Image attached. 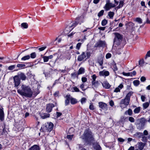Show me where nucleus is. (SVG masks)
<instances>
[{
	"label": "nucleus",
	"instance_id": "obj_1",
	"mask_svg": "<svg viewBox=\"0 0 150 150\" xmlns=\"http://www.w3.org/2000/svg\"><path fill=\"white\" fill-rule=\"evenodd\" d=\"M81 138L86 142H89L93 140V138L92 133L89 129H86Z\"/></svg>",
	"mask_w": 150,
	"mask_h": 150
},
{
	"label": "nucleus",
	"instance_id": "obj_2",
	"mask_svg": "<svg viewBox=\"0 0 150 150\" xmlns=\"http://www.w3.org/2000/svg\"><path fill=\"white\" fill-rule=\"evenodd\" d=\"M54 127L53 124L51 122L45 123L41 128V131L43 132H50L52 129Z\"/></svg>",
	"mask_w": 150,
	"mask_h": 150
},
{
	"label": "nucleus",
	"instance_id": "obj_3",
	"mask_svg": "<svg viewBox=\"0 0 150 150\" xmlns=\"http://www.w3.org/2000/svg\"><path fill=\"white\" fill-rule=\"evenodd\" d=\"M130 94H127L125 98L121 100L120 103V106L122 108H125L129 104V100Z\"/></svg>",
	"mask_w": 150,
	"mask_h": 150
},
{
	"label": "nucleus",
	"instance_id": "obj_4",
	"mask_svg": "<svg viewBox=\"0 0 150 150\" xmlns=\"http://www.w3.org/2000/svg\"><path fill=\"white\" fill-rule=\"evenodd\" d=\"M21 89L18 90L20 94H29L31 92V90L30 87L25 85H23L21 87Z\"/></svg>",
	"mask_w": 150,
	"mask_h": 150
},
{
	"label": "nucleus",
	"instance_id": "obj_5",
	"mask_svg": "<svg viewBox=\"0 0 150 150\" xmlns=\"http://www.w3.org/2000/svg\"><path fill=\"white\" fill-rule=\"evenodd\" d=\"M90 54L88 52H83L78 57L77 60L79 61L86 60L90 56Z\"/></svg>",
	"mask_w": 150,
	"mask_h": 150
},
{
	"label": "nucleus",
	"instance_id": "obj_6",
	"mask_svg": "<svg viewBox=\"0 0 150 150\" xmlns=\"http://www.w3.org/2000/svg\"><path fill=\"white\" fill-rule=\"evenodd\" d=\"M114 34L115 35V37L114 39V43L115 44L119 45L122 41V36L117 33H115Z\"/></svg>",
	"mask_w": 150,
	"mask_h": 150
},
{
	"label": "nucleus",
	"instance_id": "obj_7",
	"mask_svg": "<svg viewBox=\"0 0 150 150\" xmlns=\"http://www.w3.org/2000/svg\"><path fill=\"white\" fill-rule=\"evenodd\" d=\"M65 97L66 99L65 100V103L66 105L69 103L70 100L71 103V104H74L77 103V100L75 98L70 97V95H67Z\"/></svg>",
	"mask_w": 150,
	"mask_h": 150
},
{
	"label": "nucleus",
	"instance_id": "obj_8",
	"mask_svg": "<svg viewBox=\"0 0 150 150\" xmlns=\"http://www.w3.org/2000/svg\"><path fill=\"white\" fill-rule=\"evenodd\" d=\"M14 86L16 87H17L21 83V80L20 78H19L16 75L15 76L13 77Z\"/></svg>",
	"mask_w": 150,
	"mask_h": 150
},
{
	"label": "nucleus",
	"instance_id": "obj_9",
	"mask_svg": "<svg viewBox=\"0 0 150 150\" xmlns=\"http://www.w3.org/2000/svg\"><path fill=\"white\" fill-rule=\"evenodd\" d=\"M115 4L107 2L104 8L106 9V10H109L111 8L114 7L115 6Z\"/></svg>",
	"mask_w": 150,
	"mask_h": 150
},
{
	"label": "nucleus",
	"instance_id": "obj_10",
	"mask_svg": "<svg viewBox=\"0 0 150 150\" xmlns=\"http://www.w3.org/2000/svg\"><path fill=\"white\" fill-rule=\"evenodd\" d=\"M106 43L104 41H99L95 45V47H101L105 46Z\"/></svg>",
	"mask_w": 150,
	"mask_h": 150
},
{
	"label": "nucleus",
	"instance_id": "obj_11",
	"mask_svg": "<svg viewBox=\"0 0 150 150\" xmlns=\"http://www.w3.org/2000/svg\"><path fill=\"white\" fill-rule=\"evenodd\" d=\"M54 107V105L52 103H49L46 105V110L48 112H50L53 108Z\"/></svg>",
	"mask_w": 150,
	"mask_h": 150
},
{
	"label": "nucleus",
	"instance_id": "obj_12",
	"mask_svg": "<svg viewBox=\"0 0 150 150\" xmlns=\"http://www.w3.org/2000/svg\"><path fill=\"white\" fill-rule=\"evenodd\" d=\"M83 16H81L80 17H78L76 18V21L74 23L72 24L71 25V27H73L76 26L79 22V21L81 19H82L83 18Z\"/></svg>",
	"mask_w": 150,
	"mask_h": 150
},
{
	"label": "nucleus",
	"instance_id": "obj_13",
	"mask_svg": "<svg viewBox=\"0 0 150 150\" xmlns=\"http://www.w3.org/2000/svg\"><path fill=\"white\" fill-rule=\"evenodd\" d=\"M99 107L103 109L106 110H107V105L106 104L100 102L99 103Z\"/></svg>",
	"mask_w": 150,
	"mask_h": 150
},
{
	"label": "nucleus",
	"instance_id": "obj_14",
	"mask_svg": "<svg viewBox=\"0 0 150 150\" xmlns=\"http://www.w3.org/2000/svg\"><path fill=\"white\" fill-rule=\"evenodd\" d=\"M19 78H20V79L23 80H25L26 79V77L25 74L23 73H20L18 74V75H16Z\"/></svg>",
	"mask_w": 150,
	"mask_h": 150
},
{
	"label": "nucleus",
	"instance_id": "obj_15",
	"mask_svg": "<svg viewBox=\"0 0 150 150\" xmlns=\"http://www.w3.org/2000/svg\"><path fill=\"white\" fill-rule=\"evenodd\" d=\"M138 147L140 150H142L145 145V144L140 142H138L137 144Z\"/></svg>",
	"mask_w": 150,
	"mask_h": 150
},
{
	"label": "nucleus",
	"instance_id": "obj_16",
	"mask_svg": "<svg viewBox=\"0 0 150 150\" xmlns=\"http://www.w3.org/2000/svg\"><path fill=\"white\" fill-rule=\"evenodd\" d=\"M100 82L98 81H97L95 82L91 81V84L93 87H98L100 84Z\"/></svg>",
	"mask_w": 150,
	"mask_h": 150
},
{
	"label": "nucleus",
	"instance_id": "obj_17",
	"mask_svg": "<svg viewBox=\"0 0 150 150\" xmlns=\"http://www.w3.org/2000/svg\"><path fill=\"white\" fill-rule=\"evenodd\" d=\"M76 150H86V149L84 148L82 144H78L76 145Z\"/></svg>",
	"mask_w": 150,
	"mask_h": 150
},
{
	"label": "nucleus",
	"instance_id": "obj_18",
	"mask_svg": "<svg viewBox=\"0 0 150 150\" xmlns=\"http://www.w3.org/2000/svg\"><path fill=\"white\" fill-rule=\"evenodd\" d=\"M123 87V85L121 83L120 84L118 87L116 88L114 90V92L115 93H118L120 91V90L122 89Z\"/></svg>",
	"mask_w": 150,
	"mask_h": 150
},
{
	"label": "nucleus",
	"instance_id": "obj_19",
	"mask_svg": "<svg viewBox=\"0 0 150 150\" xmlns=\"http://www.w3.org/2000/svg\"><path fill=\"white\" fill-rule=\"evenodd\" d=\"M109 74V72L108 71H102L99 72L100 76H107Z\"/></svg>",
	"mask_w": 150,
	"mask_h": 150
},
{
	"label": "nucleus",
	"instance_id": "obj_20",
	"mask_svg": "<svg viewBox=\"0 0 150 150\" xmlns=\"http://www.w3.org/2000/svg\"><path fill=\"white\" fill-rule=\"evenodd\" d=\"M102 84L103 87L106 89L109 88L110 86L109 83L106 81H104Z\"/></svg>",
	"mask_w": 150,
	"mask_h": 150
},
{
	"label": "nucleus",
	"instance_id": "obj_21",
	"mask_svg": "<svg viewBox=\"0 0 150 150\" xmlns=\"http://www.w3.org/2000/svg\"><path fill=\"white\" fill-rule=\"evenodd\" d=\"M4 118V111L2 109L0 108V120L2 121Z\"/></svg>",
	"mask_w": 150,
	"mask_h": 150
},
{
	"label": "nucleus",
	"instance_id": "obj_22",
	"mask_svg": "<svg viewBox=\"0 0 150 150\" xmlns=\"http://www.w3.org/2000/svg\"><path fill=\"white\" fill-rule=\"evenodd\" d=\"M28 26V25L27 23H22L21 25V28L22 29H27Z\"/></svg>",
	"mask_w": 150,
	"mask_h": 150
},
{
	"label": "nucleus",
	"instance_id": "obj_23",
	"mask_svg": "<svg viewBox=\"0 0 150 150\" xmlns=\"http://www.w3.org/2000/svg\"><path fill=\"white\" fill-rule=\"evenodd\" d=\"M50 116V114L47 113H42L40 115L41 117L43 119L49 117Z\"/></svg>",
	"mask_w": 150,
	"mask_h": 150
},
{
	"label": "nucleus",
	"instance_id": "obj_24",
	"mask_svg": "<svg viewBox=\"0 0 150 150\" xmlns=\"http://www.w3.org/2000/svg\"><path fill=\"white\" fill-rule=\"evenodd\" d=\"M124 5V2L123 1H120L119 2V4L118 6H117L115 9H118L122 8Z\"/></svg>",
	"mask_w": 150,
	"mask_h": 150
},
{
	"label": "nucleus",
	"instance_id": "obj_25",
	"mask_svg": "<svg viewBox=\"0 0 150 150\" xmlns=\"http://www.w3.org/2000/svg\"><path fill=\"white\" fill-rule=\"evenodd\" d=\"M29 150H40V149L38 146L35 145L30 148Z\"/></svg>",
	"mask_w": 150,
	"mask_h": 150
},
{
	"label": "nucleus",
	"instance_id": "obj_26",
	"mask_svg": "<svg viewBox=\"0 0 150 150\" xmlns=\"http://www.w3.org/2000/svg\"><path fill=\"white\" fill-rule=\"evenodd\" d=\"M143 135V133L140 132H136L134 135L135 136H136L139 138L142 137Z\"/></svg>",
	"mask_w": 150,
	"mask_h": 150
},
{
	"label": "nucleus",
	"instance_id": "obj_27",
	"mask_svg": "<svg viewBox=\"0 0 150 150\" xmlns=\"http://www.w3.org/2000/svg\"><path fill=\"white\" fill-rule=\"evenodd\" d=\"M30 58V56L29 55L25 56L21 58V60L22 61H25L28 60Z\"/></svg>",
	"mask_w": 150,
	"mask_h": 150
},
{
	"label": "nucleus",
	"instance_id": "obj_28",
	"mask_svg": "<svg viewBox=\"0 0 150 150\" xmlns=\"http://www.w3.org/2000/svg\"><path fill=\"white\" fill-rule=\"evenodd\" d=\"M68 70V68L66 67V66H65L64 69H59L58 70V71L60 73H65Z\"/></svg>",
	"mask_w": 150,
	"mask_h": 150
},
{
	"label": "nucleus",
	"instance_id": "obj_29",
	"mask_svg": "<svg viewBox=\"0 0 150 150\" xmlns=\"http://www.w3.org/2000/svg\"><path fill=\"white\" fill-rule=\"evenodd\" d=\"M85 71V69L83 67L80 68L79 69L78 71V74H82L84 73Z\"/></svg>",
	"mask_w": 150,
	"mask_h": 150
},
{
	"label": "nucleus",
	"instance_id": "obj_30",
	"mask_svg": "<svg viewBox=\"0 0 150 150\" xmlns=\"http://www.w3.org/2000/svg\"><path fill=\"white\" fill-rule=\"evenodd\" d=\"M141 108L140 107H138L136 108H135L134 110V113L136 114V113H139L140 110Z\"/></svg>",
	"mask_w": 150,
	"mask_h": 150
},
{
	"label": "nucleus",
	"instance_id": "obj_31",
	"mask_svg": "<svg viewBox=\"0 0 150 150\" xmlns=\"http://www.w3.org/2000/svg\"><path fill=\"white\" fill-rule=\"evenodd\" d=\"M71 91L72 92H78L79 91V88L76 87H73L71 89Z\"/></svg>",
	"mask_w": 150,
	"mask_h": 150
},
{
	"label": "nucleus",
	"instance_id": "obj_32",
	"mask_svg": "<svg viewBox=\"0 0 150 150\" xmlns=\"http://www.w3.org/2000/svg\"><path fill=\"white\" fill-rule=\"evenodd\" d=\"M112 67L113 68L114 71H116L117 70V68L116 66V64L114 62H113L112 63Z\"/></svg>",
	"mask_w": 150,
	"mask_h": 150
},
{
	"label": "nucleus",
	"instance_id": "obj_33",
	"mask_svg": "<svg viewBox=\"0 0 150 150\" xmlns=\"http://www.w3.org/2000/svg\"><path fill=\"white\" fill-rule=\"evenodd\" d=\"M114 15V13L113 12L110 11L108 13V15L110 18H112Z\"/></svg>",
	"mask_w": 150,
	"mask_h": 150
},
{
	"label": "nucleus",
	"instance_id": "obj_34",
	"mask_svg": "<svg viewBox=\"0 0 150 150\" xmlns=\"http://www.w3.org/2000/svg\"><path fill=\"white\" fill-rule=\"evenodd\" d=\"M135 21L137 22L139 24H141L142 23V19L140 18H136L135 19Z\"/></svg>",
	"mask_w": 150,
	"mask_h": 150
},
{
	"label": "nucleus",
	"instance_id": "obj_35",
	"mask_svg": "<svg viewBox=\"0 0 150 150\" xmlns=\"http://www.w3.org/2000/svg\"><path fill=\"white\" fill-rule=\"evenodd\" d=\"M32 94H21V96L23 98L25 97L31 98L32 96Z\"/></svg>",
	"mask_w": 150,
	"mask_h": 150
},
{
	"label": "nucleus",
	"instance_id": "obj_36",
	"mask_svg": "<svg viewBox=\"0 0 150 150\" xmlns=\"http://www.w3.org/2000/svg\"><path fill=\"white\" fill-rule=\"evenodd\" d=\"M142 141L144 142H147V137L144 136L143 135L142 136Z\"/></svg>",
	"mask_w": 150,
	"mask_h": 150
},
{
	"label": "nucleus",
	"instance_id": "obj_37",
	"mask_svg": "<svg viewBox=\"0 0 150 150\" xmlns=\"http://www.w3.org/2000/svg\"><path fill=\"white\" fill-rule=\"evenodd\" d=\"M80 88L83 90L84 91L86 89V88L85 86V84L84 83H83L81 84L80 86Z\"/></svg>",
	"mask_w": 150,
	"mask_h": 150
},
{
	"label": "nucleus",
	"instance_id": "obj_38",
	"mask_svg": "<svg viewBox=\"0 0 150 150\" xmlns=\"http://www.w3.org/2000/svg\"><path fill=\"white\" fill-rule=\"evenodd\" d=\"M133 83L134 85L137 86L139 84V81L138 80H135L133 81Z\"/></svg>",
	"mask_w": 150,
	"mask_h": 150
},
{
	"label": "nucleus",
	"instance_id": "obj_39",
	"mask_svg": "<svg viewBox=\"0 0 150 150\" xmlns=\"http://www.w3.org/2000/svg\"><path fill=\"white\" fill-rule=\"evenodd\" d=\"M149 104L148 102H146L143 104V106L144 109H146L149 106Z\"/></svg>",
	"mask_w": 150,
	"mask_h": 150
},
{
	"label": "nucleus",
	"instance_id": "obj_40",
	"mask_svg": "<svg viewBox=\"0 0 150 150\" xmlns=\"http://www.w3.org/2000/svg\"><path fill=\"white\" fill-rule=\"evenodd\" d=\"M30 55V57L32 59H34L35 58L36 56V54L35 52L31 53Z\"/></svg>",
	"mask_w": 150,
	"mask_h": 150
},
{
	"label": "nucleus",
	"instance_id": "obj_41",
	"mask_svg": "<svg viewBox=\"0 0 150 150\" xmlns=\"http://www.w3.org/2000/svg\"><path fill=\"white\" fill-rule=\"evenodd\" d=\"M25 65L24 64H17V67H18L20 68H22L24 67H25Z\"/></svg>",
	"mask_w": 150,
	"mask_h": 150
},
{
	"label": "nucleus",
	"instance_id": "obj_42",
	"mask_svg": "<svg viewBox=\"0 0 150 150\" xmlns=\"http://www.w3.org/2000/svg\"><path fill=\"white\" fill-rule=\"evenodd\" d=\"M104 13V11L103 10H101L98 13V16L99 17H100L103 15Z\"/></svg>",
	"mask_w": 150,
	"mask_h": 150
},
{
	"label": "nucleus",
	"instance_id": "obj_43",
	"mask_svg": "<svg viewBox=\"0 0 150 150\" xmlns=\"http://www.w3.org/2000/svg\"><path fill=\"white\" fill-rule=\"evenodd\" d=\"M107 23V21L106 19H104L103 20L101 23L102 25L103 26L105 25Z\"/></svg>",
	"mask_w": 150,
	"mask_h": 150
},
{
	"label": "nucleus",
	"instance_id": "obj_44",
	"mask_svg": "<svg viewBox=\"0 0 150 150\" xmlns=\"http://www.w3.org/2000/svg\"><path fill=\"white\" fill-rule=\"evenodd\" d=\"M81 43L80 42L78 43L76 45V48L78 50H79L81 46Z\"/></svg>",
	"mask_w": 150,
	"mask_h": 150
},
{
	"label": "nucleus",
	"instance_id": "obj_45",
	"mask_svg": "<svg viewBox=\"0 0 150 150\" xmlns=\"http://www.w3.org/2000/svg\"><path fill=\"white\" fill-rule=\"evenodd\" d=\"M15 66L14 65L10 66L8 67V69L10 70H12L15 68Z\"/></svg>",
	"mask_w": 150,
	"mask_h": 150
},
{
	"label": "nucleus",
	"instance_id": "obj_46",
	"mask_svg": "<svg viewBox=\"0 0 150 150\" xmlns=\"http://www.w3.org/2000/svg\"><path fill=\"white\" fill-rule=\"evenodd\" d=\"M73 135H69L67 136V138L69 140H71L73 137Z\"/></svg>",
	"mask_w": 150,
	"mask_h": 150
},
{
	"label": "nucleus",
	"instance_id": "obj_47",
	"mask_svg": "<svg viewBox=\"0 0 150 150\" xmlns=\"http://www.w3.org/2000/svg\"><path fill=\"white\" fill-rule=\"evenodd\" d=\"M42 58L44 62H46L48 61L49 59L47 56H44Z\"/></svg>",
	"mask_w": 150,
	"mask_h": 150
},
{
	"label": "nucleus",
	"instance_id": "obj_48",
	"mask_svg": "<svg viewBox=\"0 0 150 150\" xmlns=\"http://www.w3.org/2000/svg\"><path fill=\"white\" fill-rule=\"evenodd\" d=\"M129 120L131 122H134L135 120L133 117H130L129 118Z\"/></svg>",
	"mask_w": 150,
	"mask_h": 150
},
{
	"label": "nucleus",
	"instance_id": "obj_49",
	"mask_svg": "<svg viewBox=\"0 0 150 150\" xmlns=\"http://www.w3.org/2000/svg\"><path fill=\"white\" fill-rule=\"evenodd\" d=\"M131 76H133L135 75L136 74V72L135 71H134L132 72H130Z\"/></svg>",
	"mask_w": 150,
	"mask_h": 150
},
{
	"label": "nucleus",
	"instance_id": "obj_50",
	"mask_svg": "<svg viewBox=\"0 0 150 150\" xmlns=\"http://www.w3.org/2000/svg\"><path fill=\"white\" fill-rule=\"evenodd\" d=\"M144 64V62L143 59L140 60L139 61V64L140 66H142Z\"/></svg>",
	"mask_w": 150,
	"mask_h": 150
},
{
	"label": "nucleus",
	"instance_id": "obj_51",
	"mask_svg": "<svg viewBox=\"0 0 150 150\" xmlns=\"http://www.w3.org/2000/svg\"><path fill=\"white\" fill-rule=\"evenodd\" d=\"M97 77L95 74H93L92 76V81H96V79Z\"/></svg>",
	"mask_w": 150,
	"mask_h": 150
},
{
	"label": "nucleus",
	"instance_id": "obj_52",
	"mask_svg": "<svg viewBox=\"0 0 150 150\" xmlns=\"http://www.w3.org/2000/svg\"><path fill=\"white\" fill-rule=\"evenodd\" d=\"M87 79L85 77H82L81 78V81L83 83H85L87 81Z\"/></svg>",
	"mask_w": 150,
	"mask_h": 150
},
{
	"label": "nucleus",
	"instance_id": "obj_53",
	"mask_svg": "<svg viewBox=\"0 0 150 150\" xmlns=\"http://www.w3.org/2000/svg\"><path fill=\"white\" fill-rule=\"evenodd\" d=\"M86 99L85 98H82L81 100V103L83 104L86 102Z\"/></svg>",
	"mask_w": 150,
	"mask_h": 150
},
{
	"label": "nucleus",
	"instance_id": "obj_54",
	"mask_svg": "<svg viewBox=\"0 0 150 150\" xmlns=\"http://www.w3.org/2000/svg\"><path fill=\"white\" fill-rule=\"evenodd\" d=\"M111 54L110 53H107L105 56L106 58L107 59H109L111 57Z\"/></svg>",
	"mask_w": 150,
	"mask_h": 150
},
{
	"label": "nucleus",
	"instance_id": "obj_55",
	"mask_svg": "<svg viewBox=\"0 0 150 150\" xmlns=\"http://www.w3.org/2000/svg\"><path fill=\"white\" fill-rule=\"evenodd\" d=\"M122 74L124 76H131L130 72L125 73V72H123Z\"/></svg>",
	"mask_w": 150,
	"mask_h": 150
},
{
	"label": "nucleus",
	"instance_id": "obj_56",
	"mask_svg": "<svg viewBox=\"0 0 150 150\" xmlns=\"http://www.w3.org/2000/svg\"><path fill=\"white\" fill-rule=\"evenodd\" d=\"M127 112L128 115H132V110L131 109H129L128 111H127Z\"/></svg>",
	"mask_w": 150,
	"mask_h": 150
},
{
	"label": "nucleus",
	"instance_id": "obj_57",
	"mask_svg": "<svg viewBox=\"0 0 150 150\" xmlns=\"http://www.w3.org/2000/svg\"><path fill=\"white\" fill-rule=\"evenodd\" d=\"M101 147L99 145L97 144L96 146H95V149L96 150H100Z\"/></svg>",
	"mask_w": 150,
	"mask_h": 150
},
{
	"label": "nucleus",
	"instance_id": "obj_58",
	"mask_svg": "<svg viewBox=\"0 0 150 150\" xmlns=\"http://www.w3.org/2000/svg\"><path fill=\"white\" fill-rule=\"evenodd\" d=\"M46 48V46H44L39 48V50L40 51H41L44 50Z\"/></svg>",
	"mask_w": 150,
	"mask_h": 150
},
{
	"label": "nucleus",
	"instance_id": "obj_59",
	"mask_svg": "<svg viewBox=\"0 0 150 150\" xmlns=\"http://www.w3.org/2000/svg\"><path fill=\"white\" fill-rule=\"evenodd\" d=\"M146 80V78L144 76H142L140 78V80L142 82H144Z\"/></svg>",
	"mask_w": 150,
	"mask_h": 150
},
{
	"label": "nucleus",
	"instance_id": "obj_60",
	"mask_svg": "<svg viewBox=\"0 0 150 150\" xmlns=\"http://www.w3.org/2000/svg\"><path fill=\"white\" fill-rule=\"evenodd\" d=\"M143 135L147 136L148 134V131L146 130H144L143 132Z\"/></svg>",
	"mask_w": 150,
	"mask_h": 150
},
{
	"label": "nucleus",
	"instance_id": "obj_61",
	"mask_svg": "<svg viewBox=\"0 0 150 150\" xmlns=\"http://www.w3.org/2000/svg\"><path fill=\"white\" fill-rule=\"evenodd\" d=\"M118 140L120 142H123L125 140L121 138H119L118 139Z\"/></svg>",
	"mask_w": 150,
	"mask_h": 150
},
{
	"label": "nucleus",
	"instance_id": "obj_62",
	"mask_svg": "<svg viewBox=\"0 0 150 150\" xmlns=\"http://www.w3.org/2000/svg\"><path fill=\"white\" fill-rule=\"evenodd\" d=\"M148 57H150V50L147 52L145 58V59H146V58Z\"/></svg>",
	"mask_w": 150,
	"mask_h": 150
},
{
	"label": "nucleus",
	"instance_id": "obj_63",
	"mask_svg": "<svg viewBox=\"0 0 150 150\" xmlns=\"http://www.w3.org/2000/svg\"><path fill=\"white\" fill-rule=\"evenodd\" d=\"M109 104L111 106H113L114 105L113 101L112 100H111L109 102Z\"/></svg>",
	"mask_w": 150,
	"mask_h": 150
},
{
	"label": "nucleus",
	"instance_id": "obj_64",
	"mask_svg": "<svg viewBox=\"0 0 150 150\" xmlns=\"http://www.w3.org/2000/svg\"><path fill=\"white\" fill-rule=\"evenodd\" d=\"M146 20L145 23L150 24V21L149 19L147 17V15L146 16Z\"/></svg>",
	"mask_w": 150,
	"mask_h": 150
}]
</instances>
